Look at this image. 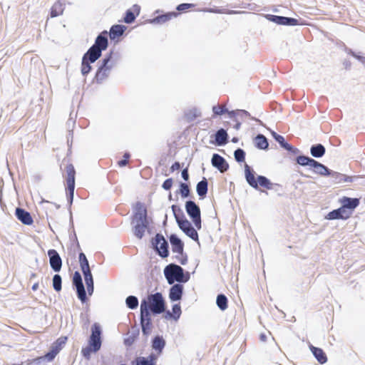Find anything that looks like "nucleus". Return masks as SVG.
I'll return each mask as SVG.
<instances>
[{"label":"nucleus","instance_id":"nucleus-59","mask_svg":"<svg viewBox=\"0 0 365 365\" xmlns=\"http://www.w3.org/2000/svg\"><path fill=\"white\" fill-rule=\"evenodd\" d=\"M86 288H87V292H88V295L91 296L94 292V284H90V285H88V284L86 285Z\"/></svg>","mask_w":365,"mask_h":365},{"label":"nucleus","instance_id":"nucleus-40","mask_svg":"<svg viewBox=\"0 0 365 365\" xmlns=\"http://www.w3.org/2000/svg\"><path fill=\"white\" fill-rule=\"evenodd\" d=\"M171 209L177 223L178 222L182 221L183 220L187 219L182 210L180 208V206L177 205H173L171 206Z\"/></svg>","mask_w":365,"mask_h":365},{"label":"nucleus","instance_id":"nucleus-27","mask_svg":"<svg viewBox=\"0 0 365 365\" xmlns=\"http://www.w3.org/2000/svg\"><path fill=\"white\" fill-rule=\"evenodd\" d=\"M165 345L166 341L161 335L155 336L151 341L152 349L159 354L163 352Z\"/></svg>","mask_w":365,"mask_h":365},{"label":"nucleus","instance_id":"nucleus-28","mask_svg":"<svg viewBox=\"0 0 365 365\" xmlns=\"http://www.w3.org/2000/svg\"><path fill=\"white\" fill-rule=\"evenodd\" d=\"M309 349L319 364H324L327 361V356L322 349L309 344Z\"/></svg>","mask_w":365,"mask_h":365},{"label":"nucleus","instance_id":"nucleus-11","mask_svg":"<svg viewBox=\"0 0 365 365\" xmlns=\"http://www.w3.org/2000/svg\"><path fill=\"white\" fill-rule=\"evenodd\" d=\"M102 330L98 323H94L91 326V334L88 339V345L93 348V353L98 352L102 345Z\"/></svg>","mask_w":365,"mask_h":365},{"label":"nucleus","instance_id":"nucleus-18","mask_svg":"<svg viewBox=\"0 0 365 365\" xmlns=\"http://www.w3.org/2000/svg\"><path fill=\"white\" fill-rule=\"evenodd\" d=\"M341 205L351 216L354 210L359 205L360 199L357 197H349L344 196L339 199Z\"/></svg>","mask_w":365,"mask_h":365},{"label":"nucleus","instance_id":"nucleus-12","mask_svg":"<svg viewBox=\"0 0 365 365\" xmlns=\"http://www.w3.org/2000/svg\"><path fill=\"white\" fill-rule=\"evenodd\" d=\"M72 284L76 289L78 299L82 304L87 302L88 297L83 283L82 277L78 271H76L73 275Z\"/></svg>","mask_w":365,"mask_h":365},{"label":"nucleus","instance_id":"nucleus-62","mask_svg":"<svg viewBox=\"0 0 365 365\" xmlns=\"http://www.w3.org/2000/svg\"><path fill=\"white\" fill-rule=\"evenodd\" d=\"M267 335L264 333H261L259 334V340L262 342H265L267 341Z\"/></svg>","mask_w":365,"mask_h":365},{"label":"nucleus","instance_id":"nucleus-61","mask_svg":"<svg viewBox=\"0 0 365 365\" xmlns=\"http://www.w3.org/2000/svg\"><path fill=\"white\" fill-rule=\"evenodd\" d=\"M164 312H165L164 317L166 319H173V314L169 310H168L166 312L165 311Z\"/></svg>","mask_w":365,"mask_h":365},{"label":"nucleus","instance_id":"nucleus-30","mask_svg":"<svg viewBox=\"0 0 365 365\" xmlns=\"http://www.w3.org/2000/svg\"><path fill=\"white\" fill-rule=\"evenodd\" d=\"M178 14L175 11H170L159 14L150 20V23L162 24L170 20L173 17H176Z\"/></svg>","mask_w":365,"mask_h":365},{"label":"nucleus","instance_id":"nucleus-39","mask_svg":"<svg viewBox=\"0 0 365 365\" xmlns=\"http://www.w3.org/2000/svg\"><path fill=\"white\" fill-rule=\"evenodd\" d=\"M177 194H180L181 197L185 199L190 196V188L188 184L180 182L179 190L176 192Z\"/></svg>","mask_w":365,"mask_h":365},{"label":"nucleus","instance_id":"nucleus-26","mask_svg":"<svg viewBox=\"0 0 365 365\" xmlns=\"http://www.w3.org/2000/svg\"><path fill=\"white\" fill-rule=\"evenodd\" d=\"M127 27L123 24H114L113 25L109 32L107 31L108 36L111 41H118V38L123 36L126 31Z\"/></svg>","mask_w":365,"mask_h":365},{"label":"nucleus","instance_id":"nucleus-7","mask_svg":"<svg viewBox=\"0 0 365 365\" xmlns=\"http://www.w3.org/2000/svg\"><path fill=\"white\" fill-rule=\"evenodd\" d=\"M145 302L148 308V312L153 315H158L165 310V302L160 292L148 294L145 299L141 300L140 304Z\"/></svg>","mask_w":365,"mask_h":365},{"label":"nucleus","instance_id":"nucleus-21","mask_svg":"<svg viewBox=\"0 0 365 365\" xmlns=\"http://www.w3.org/2000/svg\"><path fill=\"white\" fill-rule=\"evenodd\" d=\"M158 357L154 353L148 356H138L131 361L130 365H156Z\"/></svg>","mask_w":365,"mask_h":365},{"label":"nucleus","instance_id":"nucleus-50","mask_svg":"<svg viewBox=\"0 0 365 365\" xmlns=\"http://www.w3.org/2000/svg\"><path fill=\"white\" fill-rule=\"evenodd\" d=\"M276 138L274 139V140L279 143V146L283 148L284 150L287 148V146L288 145L289 143H287L284 138V136L281 135L279 134V135H276L275 136Z\"/></svg>","mask_w":365,"mask_h":365},{"label":"nucleus","instance_id":"nucleus-2","mask_svg":"<svg viewBox=\"0 0 365 365\" xmlns=\"http://www.w3.org/2000/svg\"><path fill=\"white\" fill-rule=\"evenodd\" d=\"M130 223L133 225V235L138 239L141 240L145 235V230L148 229L150 227L148 210L141 202H137L135 203L133 213L131 216Z\"/></svg>","mask_w":365,"mask_h":365},{"label":"nucleus","instance_id":"nucleus-49","mask_svg":"<svg viewBox=\"0 0 365 365\" xmlns=\"http://www.w3.org/2000/svg\"><path fill=\"white\" fill-rule=\"evenodd\" d=\"M212 112L214 115H222L227 112H228V109L227 108H220L219 106H212Z\"/></svg>","mask_w":365,"mask_h":365},{"label":"nucleus","instance_id":"nucleus-43","mask_svg":"<svg viewBox=\"0 0 365 365\" xmlns=\"http://www.w3.org/2000/svg\"><path fill=\"white\" fill-rule=\"evenodd\" d=\"M52 286L56 292H60L62 289V277L59 274H55L52 279Z\"/></svg>","mask_w":365,"mask_h":365},{"label":"nucleus","instance_id":"nucleus-38","mask_svg":"<svg viewBox=\"0 0 365 365\" xmlns=\"http://www.w3.org/2000/svg\"><path fill=\"white\" fill-rule=\"evenodd\" d=\"M216 304L221 311H225L228 307V299L224 294H218L216 298Z\"/></svg>","mask_w":365,"mask_h":365},{"label":"nucleus","instance_id":"nucleus-20","mask_svg":"<svg viewBox=\"0 0 365 365\" xmlns=\"http://www.w3.org/2000/svg\"><path fill=\"white\" fill-rule=\"evenodd\" d=\"M213 136L215 137V140H210V143L217 146H224L229 141V135L227 130L222 128L218 129Z\"/></svg>","mask_w":365,"mask_h":365},{"label":"nucleus","instance_id":"nucleus-15","mask_svg":"<svg viewBox=\"0 0 365 365\" xmlns=\"http://www.w3.org/2000/svg\"><path fill=\"white\" fill-rule=\"evenodd\" d=\"M265 18L267 20L273 22L277 25L292 26L299 25V20L292 17H287L274 14H266Z\"/></svg>","mask_w":365,"mask_h":365},{"label":"nucleus","instance_id":"nucleus-17","mask_svg":"<svg viewBox=\"0 0 365 365\" xmlns=\"http://www.w3.org/2000/svg\"><path fill=\"white\" fill-rule=\"evenodd\" d=\"M49 257V264L52 270L55 272H59L62 267V259L58 252L54 249L48 250Z\"/></svg>","mask_w":365,"mask_h":365},{"label":"nucleus","instance_id":"nucleus-36","mask_svg":"<svg viewBox=\"0 0 365 365\" xmlns=\"http://www.w3.org/2000/svg\"><path fill=\"white\" fill-rule=\"evenodd\" d=\"M326 148L321 143L314 144L310 147V154L314 158H320L325 155Z\"/></svg>","mask_w":365,"mask_h":365},{"label":"nucleus","instance_id":"nucleus-22","mask_svg":"<svg viewBox=\"0 0 365 365\" xmlns=\"http://www.w3.org/2000/svg\"><path fill=\"white\" fill-rule=\"evenodd\" d=\"M171 285L168 294L170 300L172 302L181 300L184 292V287L182 284L174 283Z\"/></svg>","mask_w":365,"mask_h":365},{"label":"nucleus","instance_id":"nucleus-63","mask_svg":"<svg viewBox=\"0 0 365 365\" xmlns=\"http://www.w3.org/2000/svg\"><path fill=\"white\" fill-rule=\"evenodd\" d=\"M343 65L344 66L346 69H349L351 64L349 61H344Z\"/></svg>","mask_w":365,"mask_h":365},{"label":"nucleus","instance_id":"nucleus-33","mask_svg":"<svg viewBox=\"0 0 365 365\" xmlns=\"http://www.w3.org/2000/svg\"><path fill=\"white\" fill-rule=\"evenodd\" d=\"M65 1L66 0H57V1L54 3L50 11V16L51 18H55L63 14V10L65 9Z\"/></svg>","mask_w":365,"mask_h":365},{"label":"nucleus","instance_id":"nucleus-55","mask_svg":"<svg viewBox=\"0 0 365 365\" xmlns=\"http://www.w3.org/2000/svg\"><path fill=\"white\" fill-rule=\"evenodd\" d=\"M181 177L185 181L189 180V172H188V168H183L181 171Z\"/></svg>","mask_w":365,"mask_h":365},{"label":"nucleus","instance_id":"nucleus-42","mask_svg":"<svg viewBox=\"0 0 365 365\" xmlns=\"http://www.w3.org/2000/svg\"><path fill=\"white\" fill-rule=\"evenodd\" d=\"M138 299L134 295H130L125 299V304L128 309H135L138 307Z\"/></svg>","mask_w":365,"mask_h":365},{"label":"nucleus","instance_id":"nucleus-23","mask_svg":"<svg viewBox=\"0 0 365 365\" xmlns=\"http://www.w3.org/2000/svg\"><path fill=\"white\" fill-rule=\"evenodd\" d=\"M15 216L18 220L25 225H31L34 222L31 213L22 207H17L16 208Z\"/></svg>","mask_w":365,"mask_h":365},{"label":"nucleus","instance_id":"nucleus-52","mask_svg":"<svg viewBox=\"0 0 365 365\" xmlns=\"http://www.w3.org/2000/svg\"><path fill=\"white\" fill-rule=\"evenodd\" d=\"M130 158V155L129 153L128 152H125L124 154H123V159L119 160L118 162V165L120 166V167H124L127 165L128 163V159Z\"/></svg>","mask_w":365,"mask_h":365},{"label":"nucleus","instance_id":"nucleus-58","mask_svg":"<svg viewBox=\"0 0 365 365\" xmlns=\"http://www.w3.org/2000/svg\"><path fill=\"white\" fill-rule=\"evenodd\" d=\"M44 360H46V357H44V356H42L31 360V362L29 364H39L40 363H41V361Z\"/></svg>","mask_w":365,"mask_h":365},{"label":"nucleus","instance_id":"nucleus-14","mask_svg":"<svg viewBox=\"0 0 365 365\" xmlns=\"http://www.w3.org/2000/svg\"><path fill=\"white\" fill-rule=\"evenodd\" d=\"M67 339V336H61L51 345L48 351L44 355L48 361H52L56 358L66 344Z\"/></svg>","mask_w":365,"mask_h":365},{"label":"nucleus","instance_id":"nucleus-4","mask_svg":"<svg viewBox=\"0 0 365 365\" xmlns=\"http://www.w3.org/2000/svg\"><path fill=\"white\" fill-rule=\"evenodd\" d=\"M164 276L168 284L186 283L190 280V274L181 266L175 263H170L163 269Z\"/></svg>","mask_w":365,"mask_h":365},{"label":"nucleus","instance_id":"nucleus-19","mask_svg":"<svg viewBox=\"0 0 365 365\" xmlns=\"http://www.w3.org/2000/svg\"><path fill=\"white\" fill-rule=\"evenodd\" d=\"M212 165L217 168L221 173H224L229 169L227 160L217 153H214L211 159Z\"/></svg>","mask_w":365,"mask_h":365},{"label":"nucleus","instance_id":"nucleus-32","mask_svg":"<svg viewBox=\"0 0 365 365\" xmlns=\"http://www.w3.org/2000/svg\"><path fill=\"white\" fill-rule=\"evenodd\" d=\"M329 177H331L333 180V182L334 183H341V182H352V177L346 175L344 174L330 170V175Z\"/></svg>","mask_w":365,"mask_h":365},{"label":"nucleus","instance_id":"nucleus-16","mask_svg":"<svg viewBox=\"0 0 365 365\" xmlns=\"http://www.w3.org/2000/svg\"><path fill=\"white\" fill-rule=\"evenodd\" d=\"M179 228L190 239L195 242L199 241L198 233L196 229L192 225L187 219H185L182 221L178 222Z\"/></svg>","mask_w":365,"mask_h":365},{"label":"nucleus","instance_id":"nucleus-48","mask_svg":"<svg viewBox=\"0 0 365 365\" xmlns=\"http://www.w3.org/2000/svg\"><path fill=\"white\" fill-rule=\"evenodd\" d=\"M195 7L194 4H190V3H182L178 4L176 6V10L180 12H183L189 9H192Z\"/></svg>","mask_w":365,"mask_h":365},{"label":"nucleus","instance_id":"nucleus-53","mask_svg":"<svg viewBox=\"0 0 365 365\" xmlns=\"http://www.w3.org/2000/svg\"><path fill=\"white\" fill-rule=\"evenodd\" d=\"M180 257L175 256V258L178 260V262L182 264L185 265L187 262V255L184 252V250L182 251V254H179Z\"/></svg>","mask_w":365,"mask_h":365},{"label":"nucleus","instance_id":"nucleus-37","mask_svg":"<svg viewBox=\"0 0 365 365\" xmlns=\"http://www.w3.org/2000/svg\"><path fill=\"white\" fill-rule=\"evenodd\" d=\"M109 74L110 71L98 68L93 81L96 82L98 84H101L103 81L109 76Z\"/></svg>","mask_w":365,"mask_h":365},{"label":"nucleus","instance_id":"nucleus-35","mask_svg":"<svg viewBox=\"0 0 365 365\" xmlns=\"http://www.w3.org/2000/svg\"><path fill=\"white\" fill-rule=\"evenodd\" d=\"M254 143L255 147L259 150H267L269 148L268 139L261 133L255 136Z\"/></svg>","mask_w":365,"mask_h":365},{"label":"nucleus","instance_id":"nucleus-9","mask_svg":"<svg viewBox=\"0 0 365 365\" xmlns=\"http://www.w3.org/2000/svg\"><path fill=\"white\" fill-rule=\"evenodd\" d=\"M185 211L197 230L202 228L201 211L199 205L193 200L185 202Z\"/></svg>","mask_w":365,"mask_h":365},{"label":"nucleus","instance_id":"nucleus-13","mask_svg":"<svg viewBox=\"0 0 365 365\" xmlns=\"http://www.w3.org/2000/svg\"><path fill=\"white\" fill-rule=\"evenodd\" d=\"M80 267L83 273L86 285L93 284V277L86 255L81 252L78 255Z\"/></svg>","mask_w":365,"mask_h":365},{"label":"nucleus","instance_id":"nucleus-64","mask_svg":"<svg viewBox=\"0 0 365 365\" xmlns=\"http://www.w3.org/2000/svg\"><path fill=\"white\" fill-rule=\"evenodd\" d=\"M38 288V282H36L33 284L31 289L33 291H36Z\"/></svg>","mask_w":365,"mask_h":365},{"label":"nucleus","instance_id":"nucleus-47","mask_svg":"<svg viewBox=\"0 0 365 365\" xmlns=\"http://www.w3.org/2000/svg\"><path fill=\"white\" fill-rule=\"evenodd\" d=\"M93 353V348L88 345L81 350V354L83 358L86 360H89L91 357V354Z\"/></svg>","mask_w":365,"mask_h":365},{"label":"nucleus","instance_id":"nucleus-54","mask_svg":"<svg viewBox=\"0 0 365 365\" xmlns=\"http://www.w3.org/2000/svg\"><path fill=\"white\" fill-rule=\"evenodd\" d=\"M284 150L293 155H297L300 153V150L298 148H295L289 143Z\"/></svg>","mask_w":365,"mask_h":365},{"label":"nucleus","instance_id":"nucleus-51","mask_svg":"<svg viewBox=\"0 0 365 365\" xmlns=\"http://www.w3.org/2000/svg\"><path fill=\"white\" fill-rule=\"evenodd\" d=\"M173 185V180L172 178L166 179L162 184V188L165 190H170Z\"/></svg>","mask_w":365,"mask_h":365},{"label":"nucleus","instance_id":"nucleus-41","mask_svg":"<svg viewBox=\"0 0 365 365\" xmlns=\"http://www.w3.org/2000/svg\"><path fill=\"white\" fill-rule=\"evenodd\" d=\"M140 331L138 329H135V330H133L130 333V334L124 339V344L126 346H130L133 344L135 341L137 339L138 336H139Z\"/></svg>","mask_w":365,"mask_h":365},{"label":"nucleus","instance_id":"nucleus-34","mask_svg":"<svg viewBox=\"0 0 365 365\" xmlns=\"http://www.w3.org/2000/svg\"><path fill=\"white\" fill-rule=\"evenodd\" d=\"M208 182L205 178L197 182L196 185V192L200 199H204L207 193Z\"/></svg>","mask_w":365,"mask_h":365},{"label":"nucleus","instance_id":"nucleus-1","mask_svg":"<svg viewBox=\"0 0 365 365\" xmlns=\"http://www.w3.org/2000/svg\"><path fill=\"white\" fill-rule=\"evenodd\" d=\"M107 31L101 32L96 38L94 43L83 54L81 60V74L87 76L92 70L91 63H95L101 56L102 52L108 46Z\"/></svg>","mask_w":365,"mask_h":365},{"label":"nucleus","instance_id":"nucleus-24","mask_svg":"<svg viewBox=\"0 0 365 365\" xmlns=\"http://www.w3.org/2000/svg\"><path fill=\"white\" fill-rule=\"evenodd\" d=\"M351 215L345 210L341 205L340 207L330 211L325 217V219L329 220H347Z\"/></svg>","mask_w":365,"mask_h":365},{"label":"nucleus","instance_id":"nucleus-10","mask_svg":"<svg viewBox=\"0 0 365 365\" xmlns=\"http://www.w3.org/2000/svg\"><path fill=\"white\" fill-rule=\"evenodd\" d=\"M151 313L148 312V308L145 302L140 304V324L142 333L144 336H148L151 333L153 327Z\"/></svg>","mask_w":365,"mask_h":365},{"label":"nucleus","instance_id":"nucleus-57","mask_svg":"<svg viewBox=\"0 0 365 365\" xmlns=\"http://www.w3.org/2000/svg\"><path fill=\"white\" fill-rule=\"evenodd\" d=\"M237 115H239L242 118H244L250 117V114L248 111H247L245 110H237Z\"/></svg>","mask_w":365,"mask_h":365},{"label":"nucleus","instance_id":"nucleus-46","mask_svg":"<svg viewBox=\"0 0 365 365\" xmlns=\"http://www.w3.org/2000/svg\"><path fill=\"white\" fill-rule=\"evenodd\" d=\"M172 314L173 316V320L178 321L181 315L182 310L180 304H175L172 307Z\"/></svg>","mask_w":365,"mask_h":365},{"label":"nucleus","instance_id":"nucleus-6","mask_svg":"<svg viewBox=\"0 0 365 365\" xmlns=\"http://www.w3.org/2000/svg\"><path fill=\"white\" fill-rule=\"evenodd\" d=\"M295 162L299 165L310 167L313 172L319 175L329 177L330 175L331 170L328 167L309 156L299 155L295 158Z\"/></svg>","mask_w":365,"mask_h":365},{"label":"nucleus","instance_id":"nucleus-31","mask_svg":"<svg viewBox=\"0 0 365 365\" xmlns=\"http://www.w3.org/2000/svg\"><path fill=\"white\" fill-rule=\"evenodd\" d=\"M133 9L136 11V14H134V12L131 9H128L125 12V15L123 17V21L125 24H130L133 23L136 19V17L139 15L140 7L138 4L133 5Z\"/></svg>","mask_w":365,"mask_h":365},{"label":"nucleus","instance_id":"nucleus-60","mask_svg":"<svg viewBox=\"0 0 365 365\" xmlns=\"http://www.w3.org/2000/svg\"><path fill=\"white\" fill-rule=\"evenodd\" d=\"M226 113L228 114L229 117L231 118H235L237 115V110H229Z\"/></svg>","mask_w":365,"mask_h":365},{"label":"nucleus","instance_id":"nucleus-8","mask_svg":"<svg viewBox=\"0 0 365 365\" xmlns=\"http://www.w3.org/2000/svg\"><path fill=\"white\" fill-rule=\"evenodd\" d=\"M152 248L163 259L169 256V244L161 233H157L151 240Z\"/></svg>","mask_w":365,"mask_h":365},{"label":"nucleus","instance_id":"nucleus-56","mask_svg":"<svg viewBox=\"0 0 365 365\" xmlns=\"http://www.w3.org/2000/svg\"><path fill=\"white\" fill-rule=\"evenodd\" d=\"M182 168V164L178 161H175L170 167V170L171 173L175 172V170H180Z\"/></svg>","mask_w":365,"mask_h":365},{"label":"nucleus","instance_id":"nucleus-25","mask_svg":"<svg viewBox=\"0 0 365 365\" xmlns=\"http://www.w3.org/2000/svg\"><path fill=\"white\" fill-rule=\"evenodd\" d=\"M168 238L171 245L172 252L173 253L182 254L185 246L183 241L175 233L171 234Z\"/></svg>","mask_w":365,"mask_h":365},{"label":"nucleus","instance_id":"nucleus-29","mask_svg":"<svg viewBox=\"0 0 365 365\" xmlns=\"http://www.w3.org/2000/svg\"><path fill=\"white\" fill-rule=\"evenodd\" d=\"M113 54V50H110V51L105 55L104 58L99 61L100 65L98 68L106 69L110 71L113 66V62L112 61Z\"/></svg>","mask_w":365,"mask_h":365},{"label":"nucleus","instance_id":"nucleus-44","mask_svg":"<svg viewBox=\"0 0 365 365\" xmlns=\"http://www.w3.org/2000/svg\"><path fill=\"white\" fill-rule=\"evenodd\" d=\"M245 156H246L245 151L240 148H237L234 151L235 160L239 163H243L245 161Z\"/></svg>","mask_w":365,"mask_h":365},{"label":"nucleus","instance_id":"nucleus-5","mask_svg":"<svg viewBox=\"0 0 365 365\" xmlns=\"http://www.w3.org/2000/svg\"><path fill=\"white\" fill-rule=\"evenodd\" d=\"M66 171L67 174L66 178V198L68 201V211L70 214V224L71 227L73 229V216L71 212V205L73 201L74 190H75V179H76V170L73 164H68L66 167Z\"/></svg>","mask_w":365,"mask_h":365},{"label":"nucleus","instance_id":"nucleus-3","mask_svg":"<svg viewBox=\"0 0 365 365\" xmlns=\"http://www.w3.org/2000/svg\"><path fill=\"white\" fill-rule=\"evenodd\" d=\"M245 178L247 183L252 188L259 190V187L267 190H278L277 187L282 186L277 183H272L271 180L264 175H257L252 167L247 163L245 164Z\"/></svg>","mask_w":365,"mask_h":365},{"label":"nucleus","instance_id":"nucleus-45","mask_svg":"<svg viewBox=\"0 0 365 365\" xmlns=\"http://www.w3.org/2000/svg\"><path fill=\"white\" fill-rule=\"evenodd\" d=\"M345 51L347 54L351 55V56L357 59L359 61H360L363 65L365 64V57L361 56L360 53H357L349 48H346Z\"/></svg>","mask_w":365,"mask_h":365}]
</instances>
